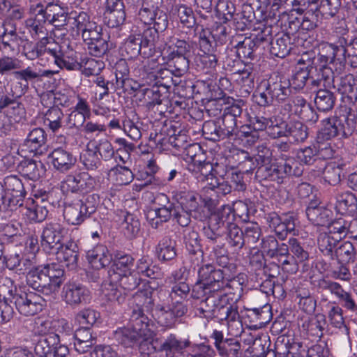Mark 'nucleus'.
Returning a JSON list of instances; mask_svg holds the SVG:
<instances>
[{
    "label": "nucleus",
    "instance_id": "21",
    "mask_svg": "<svg viewBox=\"0 0 357 357\" xmlns=\"http://www.w3.org/2000/svg\"><path fill=\"white\" fill-rule=\"evenodd\" d=\"M48 158L54 168L61 173H66L73 169L77 162V158L73 153L63 147L53 149Z\"/></svg>",
    "mask_w": 357,
    "mask_h": 357
},
{
    "label": "nucleus",
    "instance_id": "2",
    "mask_svg": "<svg viewBox=\"0 0 357 357\" xmlns=\"http://www.w3.org/2000/svg\"><path fill=\"white\" fill-rule=\"evenodd\" d=\"M215 351L205 344H191L188 339L178 340L171 334L165 340L159 357H214Z\"/></svg>",
    "mask_w": 357,
    "mask_h": 357
},
{
    "label": "nucleus",
    "instance_id": "39",
    "mask_svg": "<svg viewBox=\"0 0 357 357\" xmlns=\"http://www.w3.org/2000/svg\"><path fill=\"white\" fill-rule=\"evenodd\" d=\"M135 271L139 277L142 275L151 279L158 278L161 275L160 268L153 264V259L149 256H142L137 261Z\"/></svg>",
    "mask_w": 357,
    "mask_h": 357
},
{
    "label": "nucleus",
    "instance_id": "52",
    "mask_svg": "<svg viewBox=\"0 0 357 357\" xmlns=\"http://www.w3.org/2000/svg\"><path fill=\"white\" fill-rule=\"evenodd\" d=\"M109 277V282H105L104 284L103 293L109 301L117 302L119 304H121L126 300V293L121 286H117L116 284L117 281H112V276Z\"/></svg>",
    "mask_w": 357,
    "mask_h": 357
},
{
    "label": "nucleus",
    "instance_id": "56",
    "mask_svg": "<svg viewBox=\"0 0 357 357\" xmlns=\"http://www.w3.org/2000/svg\"><path fill=\"white\" fill-rule=\"evenodd\" d=\"M255 30L258 32L251 40L255 43L257 47L263 50L266 47L268 48L273 40V26L262 24L261 26H259Z\"/></svg>",
    "mask_w": 357,
    "mask_h": 357
},
{
    "label": "nucleus",
    "instance_id": "14",
    "mask_svg": "<svg viewBox=\"0 0 357 357\" xmlns=\"http://www.w3.org/2000/svg\"><path fill=\"white\" fill-rule=\"evenodd\" d=\"M266 218L269 227L280 239L284 240L289 234H295L296 215L294 212L281 215L273 212L268 213Z\"/></svg>",
    "mask_w": 357,
    "mask_h": 357
},
{
    "label": "nucleus",
    "instance_id": "60",
    "mask_svg": "<svg viewBox=\"0 0 357 357\" xmlns=\"http://www.w3.org/2000/svg\"><path fill=\"white\" fill-rule=\"evenodd\" d=\"M248 312V317L260 326L267 324L272 319L271 307L268 304H265L261 307L249 309Z\"/></svg>",
    "mask_w": 357,
    "mask_h": 357
},
{
    "label": "nucleus",
    "instance_id": "11",
    "mask_svg": "<svg viewBox=\"0 0 357 357\" xmlns=\"http://www.w3.org/2000/svg\"><path fill=\"white\" fill-rule=\"evenodd\" d=\"M227 105L224 108L222 116V129L226 135V138L234 139L237 136L238 126L237 118L241 116L243 112V106L245 102L242 99L235 100L232 98H227Z\"/></svg>",
    "mask_w": 357,
    "mask_h": 357
},
{
    "label": "nucleus",
    "instance_id": "61",
    "mask_svg": "<svg viewBox=\"0 0 357 357\" xmlns=\"http://www.w3.org/2000/svg\"><path fill=\"white\" fill-rule=\"evenodd\" d=\"M356 249L349 241L342 242L335 250L334 259H337L341 263L353 261L356 257Z\"/></svg>",
    "mask_w": 357,
    "mask_h": 357
},
{
    "label": "nucleus",
    "instance_id": "6",
    "mask_svg": "<svg viewBox=\"0 0 357 357\" xmlns=\"http://www.w3.org/2000/svg\"><path fill=\"white\" fill-rule=\"evenodd\" d=\"M202 310V317L206 319H216L222 324L226 321L229 328L232 329L234 323L241 325L238 307L229 303L227 296L223 291L220 296L211 298Z\"/></svg>",
    "mask_w": 357,
    "mask_h": 357
},
{
    "label": "nucleus",
    "instance_id": "23",
    "mask_svg": "<svg viewBox=\"0 0 357 357\" xmlns=\"http://www.w3.org/2000/svg\"><path fill=\"white\" fill-rule=\"evenodd\" d=\"M26 282L33 289L45 295L48 296L54 293L43 266L30 270L26 276Z\"/></svg>",
    "mask_w": 357,
    "mask_h": 357
},
{
    "label": "nucleus",
    "instance_id": "51",
    "mask_svg": "<svg viewBox=\"0 0 357 357\" xmlns=\"http://www.w3.org/2000/svg\"><path fill=\"white\" fill-rule=\"evenodd\" d=\"M125 7L117 3V7L113 9H106L104 13V22L107 26L116 28L122 25L126 20Z\"/></svg>",
    "mask_w": 357,
    "mask_h": 357
},
{
    "label": "nucleus",
    "instance_id": "4",
    "mask_svg": "<svg viewBox=\"0 0 357 357\" xmlns=\"http://www.w3.org/2000/svg\"><path fill=\"white\" fill-rule=\"evenodd\" d=\"M211 271L212 269L211 268L199 267L198 270V280L193 286L191 291V296L194 298H205L201 301L199 307H197V311L201 317L203 314L202 308L204 307L206 302L211 298L220 296L226 288L222 282H220L221 273L216 271L213 273V275Z\"/></svg>",
    "mask_w": 357,
    "mask_h": 357
},
{
    "label": "nucleus",
    "instance_id": "54",
    "mask_svg": "<svg viewBox=\"0 0 357 357\" xmlns=\"http://www.w3.org/2000/svg\"><path fill=\"white\" fill-rule=\"evenodd\" d=\"M317 290L322 296L331 294L337 298L343 293L342 287L337 282L326 278H321L317 281Z\"/></svg>",
    "mask_w": 357,
    "mask_h": 357
},
{
    "label": "nucleus",
    "instance_id": "13",
    "mask_svg": "<svg viewBox=\"0 0 357 357\" xmlns=\"http://www.w3.org/2000/svg\"><path fill=\"white\" fill-rule=\"evenodd\" d=\"M66 232V228L59 223L46 224L41 234L40 246L42 249L48 254L58 252L63 243L64 234Z\"/></svg>",
    "mask_w": 357,
    "mask_h": 357
},
{
    "label": "nucleus",
    "instance_id": "53",
    "mask_svg": "<svg viewBox=\"0 0 357 357\" xmlns=\"http://www.w3.org/2000/svg\"><path fill=\"white\" fill-rule=\"evenodd\" d=\"M195 31H197V35L199 51L202 54L215 52V43L211 40V38H215V36L208 29H205L202 26L201 30L199 31L198 26H197Z\"/></svg>",
    "mask_w": 357,
    "mask_h": 357
},
{
    "label": "nucleus",
    "instance_id": "57",
    "mask_svg": "<svg viewBox=\"0 0 357 357\" xmlns=\"http://www.w3.org/2000/svg\"><path fill=\"white\" fill-rule=\"evenodd\" d=\"M233 220H234V213L229 208H227L213 214L210 218L208 226L220 231L221 228L227 229V223L233 222Z\"/></svg>",
    "mask_w": 357,
    "mask_h": 357
},
{
    "label": "nucleus",
    "instance_id": "22",
    "mask_svg": "<svg viewBox=\"0 0 357 357\" xmlns=\"http://www.w3.org/2000/svg\"><path fill=\"white\" fill-rule=\"evenodd\" d=\"M54 254L56 255V258L60 262L70 270H75L78 266L79 248L77 241L73 239H69L61 244V247L58 252Z\"/></svg>",
    "mask_w": 357,
    "mask_h": 357
},
{
    "label": "nucleus",
    "instance_id": "25",
    "mask_svg": "<svg viewBox=\"0 0 357 357\" xmlns=\"http://www.w3.org/2000/svg\"><path fill=\"white\" fill-rule=\"evenodd\" d=\"M172 199L176 208L195 212L199 208L197 195L192 191L182 189L174 190L172 192Z\"/></svg>",
    "mask_w": 357,
    "mask_h": 357
},
{
    "label": "nucleus",
    "instance_id": "46",
    "mask_svg": "<svg viewBox=\"0 0 357 357\" xmlns=\"http://www.w3.org/2000/svg\"><path fill=\"white\" fill-rule=\"evenodd\" d=\"M339 239L329 233H321L317 238V244L320 252L329 259H334L335 250Z\"/></svg>",
    "mask_w": 357,
    "mask_h": 357
},
{
    "label": "nucleus",
    "instance_id": "31",
    "mask_svg": "<svg viewBox=\"0 0 357 357\" xmlns=\"http://www.w3.org/2000/svg\"><path fill=\"white\" fill-rule=\"evenodd\" d=\"M335 89L348 102L354 104L357 102V81L352 75L342 77Z\"/></svg>",
    "mask_w": 357,
    "mask_h": 357
},
{
    "label": "nucleus",
    "instance_id": "10",
    "mask_svg": "<svg viewBox=\"0 0 357 357\" xmlns=\"http://www.w3.org/2000/svg\"><path fill=\"white\" fill-rule=\"evenodd\" d=\"M11 302L20 314L29 317L42 311L44 299L33 291L18 289L15 291Z\"/></svg>",
    "mask_w": 357,
    "mask_h": 357
},
{
    "label": "nucleus",
    "instance_id": "1",
    "mask_svg": "<svg viewBox=\"0 0 357 357\" xmlns=\"http://www.w3.org/2000/svg\"><path fill=\"white\" fill-rule=\"evenodd\" d=\"M291 94L289 79L275 75L264 79L252 95L254 101L261 107L284 102Z\"/></svg>",
    "mask_w": 357,
    "mask_h": 357
},
{
    "label": "nucleus",
    "instance_id": "43",
    "mask_svg": "<svg viewBox=\"0 0 357 357\" xmlns=\"http://www.w3.org/2000/svg\"><path fill=\"white\" fill-rule=\"evenodd\" d=\"M142 40L137 35H131L126 38L121 47V54L128 59L137 58L139 55L142 56L143 47Z\"/></svg>",
    "mask_w": 357,
    "mask_h": 357
},
{
    "label": "nucleus",
    "instance_id": "15",
    "mask_svg": "<svg viewBox=\"0 0 357 357\" xmlns=\"http://www.w3.org/2000/svg\"><path fill=\"white\" fill-rule=\"evenodd\" d=\"M50 327L49 321L43 322L40 326L38 327V332L41 335L35 343L34 352L38 357H54V346L60 342L59 335L55 333H47V329Z\"/></svg>",
    "mask_w": 357,
    "mask_h": 357
},
{
    "label": "nucleus",
    "instance_id": "36",
    "mask_svg": "<svg viewBox=\"0 0 357 357\" xmlns=\"http://www.w3.org/2000/svg\"><path fill=\"white\" fill-rule=\"evenodd\" d=\"M337 44L343 47V56L353 68H357V36L347 34L339 38Z\"/></svg>",
    "mask_w": 357,
    "mask_h": 357
},
{
    "label": "nucleus",
    "instance_id": "49",
    "mask_svg": "<svg viewBox=\"0 0 357 357\" xmlns=\"http://www.w3.org/2000/svg\"><path fill=\"white\" fill-rule=\"evenodd\" d=\"M140 91L143 95L144 105L147 109H153L157 105L162 103L163 93H166L155 85L150 88H143Z\"/></svg>",
    "mask_w": 357,
    "mask_h": 357
},
{
    "label": "nucleus",
    "instance_id": "35",
    "mask_svg": "<svg viewBox=\"0 0 357 357\" xmlns=\"http://www.w3.org/2000/svg\"><path fill=\"white\" fill-rule=\"evenodd\" d=\"M146 335L141 338L138 342L139 351L142 357H159L160 351L164 341L160 344L157 340L152 338L153 332L149 328V332Z\"/></svg>",
    "mask_w": 357,
    "mask_h": 357
},
{
    "label": "nucleus",
    "instance_id": "20",
    "mask_svg": "<svg viewBox=\"0 0 357 357\" xmlns=\"http://www.w3.org/2000/svg\"><path fill=\"white\" fill-rule=\"evenodd\" d=\"M140 20L146 24H153V28L165 31L169 24L167 14L158 7H144L139 12Z\"/></svg>",
    "mask_w": 357,
    "mask_h": 357
},
{
    "label": "nucleus",
    "instance_id": "16",
    "mask_svg": "<svg viewBox=\"0 0 357 357\" xmlns=\"http://www.w3.org/2000/svg\"><path fill=\"white\" fill-rule=\"evenodd\" d=\"M62 297L67 304L77 306L89 301L90 291L82 282L70 280L64 284Z\"/></svg>",
    "mask_w": 357,
    "mask_h": 357
},
{
    "label": "nucleus",
    "instance_id": "47",
    "mask_svg": "<svg viewBox=\"0 0 357 357\" xmlns=\"http://www.w3.org/2000/svg\"><path fill=\"white\" fill-rule=\"evenodd\" d=\"M195 48L192 42L174 38L172 44L167 49V53L190 58Z\"/></svg>",
    "mask_w": 357,
    "mask_h": 357
},
{
    "label": "nucleus",
    "instance_id": "48",
    "mask_svg": "<svg viewBox=\"0 0 357 357\" xmlns=\"http://www.w3.org/2000/svg\"><path fill=\"white\" fill-rule=\"evenodd\" d=\"M243 229L234 222L227 225V241L235 251L241 250L245 245Z\"/></svg>",
    "mask_w": 357,
    "mask_h": 357
},
{
    "label": "nucleus",
    "instance_id": "58",
    "mask_svg": "<svg viewBox=\"0 0 357 357\" xmlns=\"http://www.w3.org/2000/svg\"><path fill=\"white\" fill-rule=\"evenodd\" d=\"M100 319V314L94 309L88 307L79 311L75 315V320L83 327L91 328Z\"/></svg>",
    "mask_w": 357,
    "mask_h": 357
},
{
    "label": "nucleus",
    "instance_id": "44",
    "mask_svg": "<svg viewBox=\"0 0 357 357\" xmlns=\"http://www.w3.org/2000/svg\"><path fill=\"white\" fill-rule=\"evenodd\" d=\"M332 89L326 88L319 89L314 98V104L319 111H331L335 104L336 97Z\"/></svg>",
    "mask_w": 357,
    "mask_h": 357
},
{
    "label": "nucleus",
    "instance_id": "45",
    "mask_svg": "<svg viewBox=\"0 0 357 357\" xmlns=\"http://www.w3.org/2000/svg\"><path fill=\"white\" fill-rule=\"evenodd\" d=\"M166 63L171 70L174 73V77L179 78L188 70L190 58L167 53Z\"/></svg>",
    "mask_w": 357,
    "mask_h": 357
},
{
    "label": "nucleus",
    "instance_id": "55",
    "mask_svg": "<svg viewBox=\"0 0 357 357\" xmlns=\"http://www.w3.org/2000/svg\"><path fill=\"white\" fill-rule=\"evenodd\" d=\"M43 268L47 276L50 280V284L55 292L64 281V270L60 264L54 263L46 264Z\"/></svg>",
    "mask_w": 357,
    "mask_h": 357
},
{
    "label": "nucleus",
    "instance_id": "28",
    "mask_svg": "<svg viewBox=\"0 0 357 357\" xmlns=\"http://www.w3.org/2000/svg\"><path fill=\"white\" fill-rule=\"evenodd\" d=\"M14 75L16 79L23 80L26 83H18L19 86H16L14 91L12 90L13 99H10L13 102L15 99L20 98L29 89L28 82L38 79L40 77V73L35 71L32 67L28 66L25 69L15 71Z\"/></svg>",
    "mask_w": 357,
    "mask_h": 357
},
{
    "label": "nucleus",
    "instance_id": "5",
    "mask_svg": "<svg viewBox=\"0 0 357 357\" xmlns=\"http://www.w3.org/2000/svg\"><path fill=\"white\" fill-rule=\"evenodd\" d=\"M149 319L139 307H134L126 327L119 328L114 333V338L125 347H132L149 332Z\"/></svg>",
    "mask_w": 357,
    "mask_h": 357
},
{
    "label": "nucleus",
    "instance_id": "62",
    "mask_svg": "<svg viewBox=\"0 0 357 357\" xmlns=\"http://www.w3.org/2000/svg\"><path fill=\"white\" fill-rule=\"evenodd\" d=\"M104 68V63L100 60L87 56L80 57V70L86 76L98 75Z\"/></svg>",
    "mask_w": 357,
    "mask_h": 357
},
{
    "label": "nucleus",
    "instance_id": "19",
    "mask_svg": "<svg viewBox=\"0 0 357 357\" xmlns=\"http://www.w3.org/2000/svg\"><path fill=\"white\" fill-rule=\"evenodd\" d=\"M188 312V307L185 304H174L172 307L158 312H153L152 315L158 323L166 328H174L181 322V318Z\"/></svg>",
    "mask_w": 357,
    "mask_h": 357
},
{
    "label": "nucleus",
    "instance_id": "27",
    "mask_svg": "<svg viewBox=\"0 0 357 357\" xmlns=\"http://www.w3.org/2000/svg\"><path fill=\"white\" fill-rule=\"evenodd\" d=\"M176 243L170 236H164L155 248V255L160 261L165 262L174 259L177 255Z\"/></svg>",
    "mask_w": 357,
    "mask_h": 357
},
{
    "label": "nucleus",
    "instance_id": "26",
    "mask_svg": "<svg viewBox=\"0 0 357 357\" xmlns=\"http://www.w3.org/2000/svg\"><path fill=\"white\" fill-rule=\"evenodd\" d=\"M151 74L153 75L155 81L153 85L157 86L159 89L162 88L165 92H168L172 86L178 88L184 86L178 78L174 79V73L168 66L167 68L160 67L155 71L151 72Z\"/></svg>",
    "mask_w": 357,
    "mask_h": 357
},
{
    "label": "nucleus",
    "instance_id": "34",
    "mask_svg": "<svg viewBox=\"0 0 357 357\" xmlns=\"http://www.w3.org/2000/svg\"><path fill=\"white\" fill-rule=\"evenodd\" d=\"M256 176L261 180L275 181L278 183H283L284 175L282 162H271L265 167H258Z\"/></svg>",
    "mask_w": 357,
    "mask_h": 357
},
{
    "label": "nucleus",
    "instance_id": "29",
    "mask_svg": "<svg viewBox=\"0 0 357 357\" xmlns=\"http://www.w3.org/2000/svg\"><path fill=\"white\" fill-rule=\"evenodd\" d=\"M17 170L24 178L36 181L43 176L45 167L41 161L27 159L20 162Z\"/></svg>",
    "mask_w": 357,
    "mask_h": 357
},
{
    "label": "nucleus",
    "instance_id": "18",
    "mask_svg": "<svg viewBox=\"0 0 357 357\" xmlns=\"http://www.w3.org/2000/svg\"><path fill=\"white\" fill-rule=\"evenodd\" d=\"M216 264L222 268H215L212 264H206L202 265V268H211V273L215 272L220 273V282H222L226 287L230 286L229 282L234 278L237 274V266L236 264L231 261L227 251L225 253L220 254L214 257Z\"/></svg>",
    "mask_w": 357,
    "mask_h": 357
},
{
    "label": "nucleus",
    "instance_id": "59",
    "mask_svg": "<svg viewBox=\"0 0 357 357\" xmlns=\"http://www.w3.org/2000/svg\"><path fill=\"white\" fill-rule=\"evenodd\" d=\"M239 84L248 86L251 89L254 86V80L256 77V70L252 63H246L242 70L233 73Z\"/></svg>",
    "mask_w": 357,
    "mask_h": 357
},
{
    "label": "nucleus",
    "instance_id": "64",
    "mask_svg": "<svg viewBox=\"0 0 357 357\" xmlns=\"http://www.w3.org/2000/svg\"><path fill=\"white\" fill-rule=\"evenodd\" d=\"M221 357H241V344L233 338L225 339V343L217 349Z\"/></svg>",
    "mask_w": 357,
    "mask_h": 357
},
{
    "label": "nucleus",
    "instance_id": "17",
    "mask_svg": "<svg viewBox=\"0 0 357 357\" xmlns=\"http://www.w3.org/2000/svg\"><path fill=\"white\" fill-rule=\"evenodd\" d=\"M162 203L160 204V207L155 208L147 214V220L152 228L158 229L162 225L163 223L167 222L171 218H173V211L175 208V203H170L168 197L165 194H160L157 197Z\"/></svg>",
    "mask_w": 357,
    "mask_h": 357
},
{
    "label": "nucleus",
    "instance_id": "7",
    "mask_svg": "<svg viewBox=\"0 0 357 357\" xmlns=\"http://www.w3.org/2000/svg\"><path fill=\"white\" fill-rule=\"evenodd\" d=\"M317 66L320 68L322 77L325 78L326 85L330 86L333 81V70L330 65L335 66L336 70H342L347 62L343 56V47L340 44L323 43L319 47Z\"/></svg>",
    "mask_w": 357,
    "mask_h": 357
},
{
    "label": "nucleus",
    "instance_id": "50",
    "mask_svg": "<svg viewBox=\"0 0 357 357\" xmlns=\"http://www.w3.org/2000/svg\"><path fill=\"white\" fill-rule=\"evenodd\" d=\"M280 158L282 160V164L284 178L290 176L299 177L304 171L302 163L296 160L294 158L288 156L286 153H282Z\"/></svg>",
    "mask_w": 357,
    "mask_h": 357
},
{
    "label": "nucleus",
    "instance_id": "9",
    "mask_svg": "<svg viewBox=\"0 0 357 357\" xmlns=\"http://www.w3.org/2000/svg\"><path fill=\"white\" fill-rule=\"evenodd\" d=\"M135 300L137 302L135 307H139L144 311L158 312L172 307L169 303V293L166 291H160L156 295H153V291L150 289H145L138 291L135 295Z\"/></svg>",
    "mask_w": 357,
    "mask_h": 357
},
{
    "label": "nucleus",
    "instance_id": "3",
    "mask_svg": "<svg viewBox=\"0 0 357 357\" xmlns=\"http://www.w3.org/2000/svg\"><path fill=\"white\" fill-rule=\"evenodd\" d=\"M26 191L20 177L15 174L6 176L0 182V211L7 215L23 207Z\"/></svg>",
    "mask_w": 357,
    "mask_h": 357
},
{
    "label": "nucleus",
    "instance_id": "38",
    "mask_svg": "<svg viewBox=\"0 0 357 357\" xmlns=\"http://www.w3.org/2000/svg\"><path fill=\"white\" fill-rule=\"evenodd\" d=\"M79 161L88 171L100 170L103 167L101 158L90 142L87 144L86 149L81 153Z\"/></svg>",
    "mask_w": 357,
    "mask_h": 357
},
{
    "label": "nucleus",
    "instance_id": "63",
    "mask_svg": "<svg viewBox=\"0 0 357 357\" xmlns=\"http://www.w3.org/2000/svg\"><path fill=\"white\" fill-rule=\"evenodd\" d=\"M183 242L189 254L196 255L199 253L202 255L199 235L196 231L193 229L185 230Z\"/></svg>",
    "mask_w": 357,
    "mask_h": 357
},
{
    "label": "nucleus",
    "instance_id": "8",
    "mask_svg": "<svg viewBox=\"0 0 357 357\" xmlns=\"http://www.w3.org/2000/svg\"><path fill=\"white\" fill-rule=\"evenodd\" d=\"M100 203L98 194L84 195L69 203H66L63 215L68 224L80 225L96 212Z\"/></svg>",
    "mask_w": 357,
    "mask_h": 357
},
{
    "label": "nucleus",
    "instance_id": "40",
    "mask_svg": "<svg viewBox=\"0 0 357 357\" xmlns=\"http://www.w3.org/2000/svg\"><path fill=\"white\" fill-rule=\"evenodd\" d=\"M47 141V135L40 128H35L30 130L24 141L23 146H26L30 152L38 153Z\"/></svg>",
    "mask_w": 357,
    "mask_h": 357
},
{
    "label": "nucleus",
    "instance_id": "33",
    "mask_svg": "<svg viewBox=\"0 0 357 357\" xmlns=\"http://www.w3.org/2000/svg\"><path fill=\"white\" fill-rule=\"evenodd\" d=\"M24 215L29 222H41L45 220L48 214L46 206L40 205L33 198L24 200Z\"/></svg>",
    "mask_w": 357,
    "mask_h": 357
},
{
    "label": "nucleus",
    "instance_id": "24",
    "mask_svg": "<svg viewBox=\"0 0 357 357\" xmlns=\"http://www.w3.org/2000/svg\"><path fill=\"white\" fill-rule=\"evenodd\" d=\"M86 257L91 266L98 270L109 266L112 261V255L107 246L100 243L87 250Z\"/></svg>",
    "mask_w": 357,
    "mask_h": 357
},
{
    "label": "nucleus",
    "instance_id": "37",
    "mask_svg": "<svg viewBox=\"0 0 357 357\" xmlns=\"http://www.w3.org/2000/svg\"><path fill=\"white\" fill-rule=\"evenodd\" d=\"M160 32L153 27H149L143 31L142 35H137L142 42V57L149 59L153 56Z\"/></svg>",
    "mask_w": 357,
    "mask_h": 357
},
{
    "label": "nucleus",
    "instance_id": "32",
    "mask_svg": "<svg viewBox=\"0 0 357 357\" xmlns=\"http://www.w3.org/2000/svg\"><path fill=\"white\" fill-rule=\"evenodd\" d=\"M336 208L341 213L354 215L357 212V197L349 190L337 191L335 194Z\"/></svg>",
    "mask_w": 357,
    "mask_h": 357
},
{
    "label": "nucleus",
    "instance_id": "30",
    "mask_svg": "<svg viewBox=\"0 0 357 357\" xmlns=\"http://www.w3.org/2000/svg\"><path fill=\"white\" fill-rule=\"evenodd\" d=\"M294 43L289 33H282L275 36L268 47L272 56L284 58L289 54L293 48Z\"/></svg>",
    "mask_w": 357,
    "mask_h": 357
},
{
    "label": "nucleus",
    "instance_id": "41",
    "mask_svg": "<svg viewBox=\"0 0 357 357\" xmlns=\"http://www.w3.org/2000/svg\"><path fill=\"white\" fill-rule=\"evenodd\" d=\"M112 266L111 272L126 273L132 271L135 259L129 254L116 251L112 257Z\"/></svg>",
    "mask_w": 357,
    "mask_h": 357
},
{
    "label": "nucleus",
    "instance_id": "42",
    "mask_svg": "<svg viewBox=\"0 0 357 357\" xmlns=\"http://www.w3.org/2000/svg\"><path fill=\"white\" fill-rule=\"evenodd\" d=\"M109 275L112 276V281H117L119 283V286L125 291L135 289L141 282V278L135 270L126 273H111V271H109Z\"/></svg>",
    "mask_w": 357,
    "mask_h": 357
},
{
    "label": "nucleus",
    "instance_id": "12",
    "mask_svg": "<svg viewBox=\"0 0 357 357\" xmlns=\"http://www.w3.org/2000/svg\"><path fill=\"white\" fill-rule=\"evenodd\" d=\"M347 121L348 118L344 114L324 119L322 128L317 133V138L331 139L336 137L347 138L351 136V127L349 126Z\"/></svg>",
    "mask_w": 357,
    "mask_h": 357
}]
</instances>
